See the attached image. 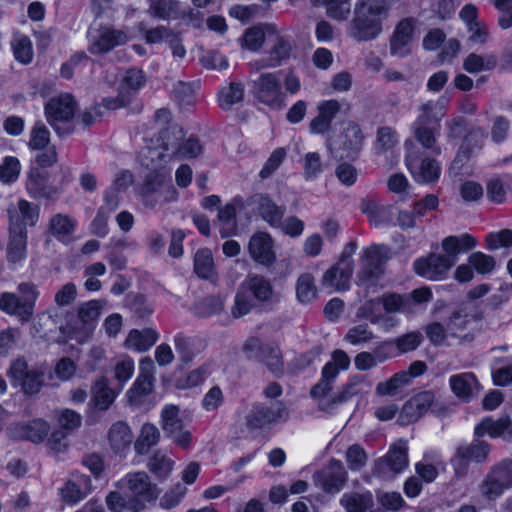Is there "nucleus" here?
I'll list each match as a JSON object with an SVG mask.
<instances>
[{
  "label": "nucleus",
  "instance_id": "30",
  "mask_svg": "<svg viewBox=\"0 0 512 512\" xmlns=\"http://www.w3.org/2000/svg\"><path fill=\"white\" fill-rule=\"evenodd\" d=\"M9 240L7 244V260L17 263L25 259L27 252V230L8 227Z\"/></svg>",
  "mask_w": 512,
  "mask_h": 512
},
{
  "label": "nucleus",
  "instance_id": "43",
  "mask_svg": "<svg viewBox=\"0 0 512 512\" xmlns=\"http://www.w3.org/2000/svg\"><path fill=\"white\" fill-rule=\"evenodd\" d=\"M160 439V432L156 426L146 423L142 426L140 435L134 443V449L137 454L144 455L155 446Z\"/></svg>",
  "mask_w": 512,
  "mask_h": 512
},
{
  "label": "nucleus",
  "instance_id": "41",
  "mask_svg": "<svg viewBox=\"0 0 512 512\" xmlns=\"http://www.w3.org/2000/svg\"><path fill=\"white\" fill-rule=\"evenodd\" d=\"M116 397L105 377L98 378L92 386V401L100 410H107Z\"/></svg>",
  "mask_w": 512,
  "mask_h": 512
},
{
  "label": "nucleus",
  "instance_id": "35",
  "mask_svg": "<svg viewBox=\"0 0 512 512\" xmlns=\"http://www.w3.org/2000/svg\"><path fill=\"white\" fill-rule=\"evenodd\" d=\"M480 287H475L467 294L466 299L461 303L459 310L451 314V323H455L460 319L478 320L480 313L479 299Z\"/></svg>",
  "mask_w": 512,
  "mask_h": 512
},
{
  "label": "nucleus",
  "instance_id": "12",
  "mask_svg": "<svg viewBox=\"0 0 512 512\" xmlns=\"http://www.w3.org/2000/svg\"><path fill=\"white\" fill-rule=\"evenodd\" d=\"M77 103L70 94L51 98L45 105V115L53 129L61 134L59 123L69 122L75 115Z\"/></svg>",
  "mask_w": 512,
  "mask_h": 512
},
{
  "label": "nucleus",
  "instance_id": "56",
  "mask_svg": "<svg viewBox=\"0 0 512 512\" xmlns=\"http://www.w3.org/2000/svg\"><path fill=\"white\" fill-rule=\"evenodd\" d=\"M316 3L327 8V15L335 20H346L350 15L349 0H315Z\"/></svg>",
  "mask_w": 512,
  "mask_h": 512
},
{
  "label": "nucleus",
  "instance_id": "8",
  "mask_svg": "<svg viewBox=\"0 0 512 512\" xmlns=\"http://www.w3.org/2000/svg\"><path fill=\"white\" fill-rule=\"evenodd\" d=\"M243 351L247 358L263 362L271 372L278 374L283 371L282 353L276 343H262L260 339L250 337L245 342Z\"/></svg>",
  "mask_w": 512,
  "mask_h": 512
},
{
  "label": "nucleus",
  "instance_id": "33",
  "mask_svg": "<svg viewBox=\"0 0 512 512\" xmlns=\"http://www.w3.org/2000/svg\"><path fill=\"white\" fill-rule=\"evenodd\" d=\"M109 444L115 453H122L129 449L133 434L129 426L122 421L114 423L108 433Z\"/></svg>",
  "mask_w": 512,
  "mask_h": 512
},
{
  "label": "nucleus",
  "instance_id": "15",
  "mask_svg": "<svg viewBox=\"0 0 512 512\" xmlns=\"http://www.w3.org/2000/svg\"><path fill=\"white\" fill-rule=\"evenodd\" d=\"M247 203L248 206L252 207V211L271 227L281 225L286 207L284 205H277L269 195L263 193L254 194L248 199Z\"/></svg>",
  "mask_w": 512,
  "mask_h": 512
},
{
  "label": "nucleus",
  "instance_id": "64",
  "mask_svg": "<svg viewBox=\"0 0 512 512\" xmlns=\"http://www.w3.org/2000/svg\"><path fill=\"white\" fill-rule=\"evenodd\" d=\"M462 21L466 24L471 33L470 38L475 39L480 34V24L478 23V9L473 4L465 5L459 14Z\"/></svg>",
  "mask_w": 512,
  "mask_h": 512
},
{
  "label": "nucleus",
  "instance_id": "52",
  "mask_svg": "<svg viewBox=\"0 0 512 512\" xmlns=\"http://www.w3.org/2000/svg\"><path fill=\"white\" fill-rule=\"evenodd\" d=\"M174 461L162 451H156L149 459L148 467L158 478H166L173 469Z\"/></svg>",
  "mask_w": 512,
  "mask_h": 512
},
{
  "label": "nucleus",
  "instance_id": "57",
  "mask_svg": "<svg viewBox=\"0 0 512 512\" xmlns=\"http://www.w3.org/2000/svg\"><path fill=\"white\" fill-rule=\"evenodd\" d=\"M174 343L180 360L185 364L190 363L194 356L198 353V350L195 346V339L193 338L178 334L175 337Z\"/></svg>",
  "mask_w": 512,
  "mask_h": 512
},
{
  "label": "nucleus",
  "instance_id": "3",
  "mask_svg": "<svg viewBox=\"0 0 512 512\" xmlns=\"http://www.w3.org/2000/svg\"><path fill=\"white\" fill-rule=\"evenodd\" d=\"M138 193L143 204L148 208L175 201L177 191L173 187L170 170L158 168L156 171H149Z\"/></svg>",
  "mask_w": 512,
  "mask_h": 512
},
{
  "label": "nucleus",
  "instance_id": "62",
  "mask_svg": "<svg viewBox=\"0 0 512 512\" xmlns=\"http://www.w3.org/2000/svg\"><path fill=\"white\" fill-rule=\"evenodd\" d=\"M224 304L220 297L208 296L199 300L195 304V312L202 317H209L220 313L223 310Z\"/></svg>",
  "mask_w": 512,
  "mask_h": 512
},
{
  "label": "nucleus",
  "instance_id": "20",
  "mask_svg": "<svg viewBox=\"0 0 512 512\" xmlns=\"http://www.w3.org/2000/svg\"><path fill=\"white\" fill-rule=\"evenodd\" d=\"M450 98L443 95L437 100H428L418 107L415 123L440 127V122L446 115Z\"/></svg>",
  "mask_w": 512,
  "mask_h": 512
},
{
  "label": "nucleus",
  "instance_id": "46",
  "mask_svg": "<svg viewBox=\"0 0 512 512\" xmlns=\"http://www.w3.org/2000/svg\"><path fill=\"white\" fill-rule=\"evenodd\" d=\"M296 297L303 304L313 302L317 298L315 278L311 273H302L296 282Z\"/></svg>",
  "mask_w": 512,
  "mask_h": 512
},
{
  "label": "nucleus",
  "instance_id": "18",
  "mask_svg": "<svg viewBox=\"0 0 512 512\" xmlns=\"http://www.w3.org/2000/svg\"><path fill=\"white\" fill-rule=\"evenodd\" d=\"M248 251L251 258L263 266L270 267L276 261L274 241L267 232L253 234L248 243Z\"/></svg>",
  "mask_w": 512,
  "mask_h": 512
},
{
  "label": "nucleus",
  "instance_id": "29",
  "mask_svg": "<svg viewBox=\"0 0 512 512\" xmlns=\"http://www.w3.org/2000/svg\"><path fill=\"white\" fill-rule=\"evenodd\" d=\"M360 209L368 217L369 222L375 226L391 222L392 206L381 204L374 198L363 199Z\"/></svg>",
  "mask_w": 512,
  "mask_h": 512
},
{
  "label": "nucleus",
  "instance_id": "16",
  "mask_svg": "<svg viewBox=\"0 0 512 512\" xmlns=\"http://www.w3.org/2000/svg\"><path fill=\"white\" fill-rule=\"evenodd\" d=\"M154 363L151 358L146 357L140 362V373L133 386L128 390L127 397L131 404L139 405L144 397L149 395L154 385Z\"/></svg>",
  "mask_w": 512,
  "mask_h": 512
},
{
  "label": "nucleus",
  "instance_id": "28",
  "mask_svg": "<svg viewBox=\"0 0 512 512\" xmlns=\"http://www.w3.org/2000/svg\"><path fill=\"white\" fill-rule=\"evenodd\" d=\"M0 309L9 315L17 316L23 322L29 321L34 313L29 303H25L20 296L9 292L1 294Z\"/></svg>",
  "mask_w": 512,
  "mask_h": 512
},
{
  "label": "nucleus",
  "instance_id": "47",
  "mask_svg": "<svg viewBox=\"0 0 512 512\" xmlns=\"http://www.w3.org/2000/svg\"><path fill=\"white\" fill-rule=\"evenodd\" d=\"M106 304L104 300H91L83 303L78 308V319L90 330L101 315V311Z\"/></svg>",
  "mask_w": 512,
  "mask_h": 512
},
{
  "label": "nucleus",
  "instance_id": "19",
  "mask_svg": "<svg viewBox=\"0 0 512 512\" xmlns=\"http://www.w3.org/2000/svg\"><path fill=\"white\" fill-rule=\"evenodd\" d=\"M25 188L29 196L35 200H51L58 195L57 188L49 183L48 173L39 168H32L29 171Z\"/></svg>",
  "mask_w": 512,
  "mask_h": 512
},
{
  "label": "nucleus",
  "instance_id": "17",
  "mask_svg": "<svg viewBox=\"0 0 512 512\" xmlns=\"http://www.w3.org/2000/svg\"><path fill=\"white\" fill-rule=\"evenodd\" d=\"M453 259L447 254H430L426 258H420L414 263L415 272L429 280H439L443 278L448 270L454 265Z\"/></svg>",
  "mask_w": 512,
  "mask_h": 512
},
{
  "label": "nucleus",
  "instance_id": "9",
  "mask_svg": "<svg viewBox=\"0 0 512 512\" xmlns=\"http://www.w3.org/2000/svg\"><path fill=\"white\" fill-rule=\"evenodd\" d=\"M408 149L406 165L417 182L430 183L439 178L440 167L435 159L421 158V152L409 141L405 143Z\"/></svg>",
  "mask_w": 512,
  "mask_h": 512
},
{
  "label": "nucleus",
  "instance_id": "4",
  "mask_svg": "<svg viewBox=\"0 0 512 512\" xmlns=\"http://www.w3.org/2000/svg\"><path fill=\"white\" fill-rule=\"evenodd\" d=\"M390 257V250L386 245H371L364 251L363 264L357 274L358 285L368 290L376 286L378 280L384 273V264Z\"/></svg>",
  "mask_w": 512,
  "mask_h": 512
},
{
  "label": "nucleus",
  "instance_id": "7",
  "mask_svg": "<svg viewBox=\"0 0 512 512\" xmlns=\"http://www.w3.org/2000/svg\"><path fill=\"white\" fill-rule=\"evenodd\" d=\"M254 96L262 104L274 109L285 105V93L281 85V72H266L254 81Z\"/></svg>",
  "mask_w": 512,
  "mask_h": 512
},
{
  "label": "nucleus",
  "instance_id": "13",
  "mask_svg": "<svg viewBox=\"0 0 512 512\" xmlns=\"http://www.w3.org/2000/svg\"><path fill=\"white\" fill-rule=\"evenodd\" d=\"M9 227L27 230V227H34L40 218V207L37 204L18 199L7 207Z\"/></svg>",
  "mask_w": 512,
  "mask_h": 512
},
{
  "label": "nucleus",
  "instance_id": "32",
  "mask_svg": "<svg viewBox=\"0 0 512 512\" xmlns=\"http://www.w3.org/2000/svg\"><path fill=\"white\" fill-rule=\"evenodd\" d=\"M365 387L364 381L361 379H354L347 383L343 390L333 395L331 399H323L320 401V409L325 412H332L339 404L348 401L353 396L359 395L363 392Z\"/></svg>",
  "mask_w": 512,
  "mask_h": 512
},
{
  "label": "nucleus",
  "instance_id": "60",
  "mask_svg": "<svg viewBox=\"0 0 512 512\" xmlns=\"http://www.w3.org/2000/svg\"><path fill=\"white\" fill-rule=\"evenodd\" d=\"M509 179L510 177L506 175L504 178L494 177L487 182V196L490 201L495 204H501L505 201V186Z\"/></svg>",
  "mask_w": 512,
  "mask_h": 512
},
{
  "label": "nucleus",
  "instance_id": "45",
  "mask_svg": "<svg viewBox=\"0 0 512 512\" xmlns=\"http://www.w3.org/2000/svg\"><path fill=\"white\" fill-rule=\"evenodd\" d=\"M342 148L347 151L346 157H353L361 149L363 135L358 124L349 122L343 133Z\"/></svg>",
  "mask_w": 512,
  "mask_h": 512
},
{
  "label": "nucleus",
  "instance_id": "55",
  "mask_svg": "<svg viewBox=\"0 0 512 512\" xmlns=\"http://www.w3.org/2000/svg\"><path fill=\"white\" fill-rule=\"evenodd\" d=\"M162 429L166 435L177 432L183 427V422L179 417V408L175 405H167L162 410Z\"/></svg>",
  "mask_w": 512,
  "mask_h": 512
},
{
  "label": "nucleus",
  "instance_id": "39",
  "mask_svg": "<svg viewBox=\"0 0 512 512\" xmlns=\"http://www.w3.org/2000/svg\"><path fill=\"white\" fill-rule=\"evenodd\" d=\"M76 222L69 215L58 213L49 220L48 231L58 240L68 239L74 232Z\"/></svg>",
  "mask_w": 512,
  "mask_h": 512
},
{
  "label": "nucleus",
  "instance_id": "34",
  "mask_svg": "<svg viewBox=\"0 0 512 512\" xmlns=\"http://www.w3.org/2000/svg\"><path fill=\"white\" fill-rule=\"evenodd\" d=\"M340 504L346 512H369L374 507V498L370 491L350 492L342 495Z\"/></svg>",
  "mask_w": 512,
  "mask_h": 512
},
{
  "label": "nucleus",
  "instance_id": "37",
  "mask_svg": "<svg viewBox=\"0 0 512 512\" xmlns=\"http://www.w3.org/2000/svg\"><path fill=\"white\" fill-rule=\"evenodd\" d=\"M444 464L435 452H427L422 460L415 464V471L421 480H434L439 476Z\"/></svg>",
  "mask_w": 512,
  "mask_h": 512
},
{
  "label": "nucleus",
  "instance_id": "6",
  "mask_svg": "<svg viewBox=\"0 0 512 512\" xmlns=\"http://www.w3.org/2000/svg\"><path fill=\"white\" fill-rule=\"evenodd\" d=\"M408 466L407 441L399 439L393 443L387 454L378 458L373 465V476L377 478H392Z\"/></svg>",
  "mask_w": 512,
  "mask_h": 512
},
{
  "label": "nucleus",
  "instance_id": "27",
  "mask_svg": "<svg viewBox=\"0 0 512 512\" xmlns=\"http://www.w3.org/2000/svg\"><path fill=\"white\" fill-rule=\"evenodd\" d=\"M478 245V238L468 233L461 235L445 237L441 242V247L447 256L453 259L454 263L458 260L460 253H466Z\"/></svg>",
  "mask_w": 512,
  "mask_h": 512
},
{
  "label": "nucleus",
  "instance_id": "53",
  "mask_svg": "<svg viewBox=\"0 0 512 512\" xmlns=\"http://www.w3.org/2000/svg\"><path fill=\"white\" fill-rule=\"evenodd\" d=\"M60 491L65 502L76 504L88 495L89 488L86 482H66Z\"/></svg>",
  "mask_w": 512,
  "mask_h": 512
},
{
  "label": "nucleus",
  "instance_id": "22",
  "mask_svg": "<svg viewBox=\"0 0 512 512\" xmlns=\"http://www.w3.org/2000/svg\"><path fill=\"white\" fill-rule=\"evenodd\" d=\"M241 286L260 303L271 304L275 301L273 285L271 281L263 275H248Z\"/></svg>",
  "mask_w": 512,
  "mask_h": 512
},
{
  "label": "nucleus",
  "instance_id": "42",
  "mask_svg": "<svg viewBox=\"0 0 512 512\" xmlns=\"http://www.w3.org/2000/svg\"><path fill=\"white\" fill-rule=\"evenodd\" d=\"M486 433L493 438H512V421L508 416L497 420L486 418L482 420V434Z\"/></svg>",
  "mask_w": 512,
  "mask_h": 512
},
{
  "label": "nucleus",
  "instance_id": "5",
  "mask_svg": "<svg viewBox=\"0 0 512 512\" xmlns=\"http://www.w3.org/2000/svg\"><path fill=\"white\" fill-rule=\"evenodd\" d=\"M268 57L250 63L252 69L260 71L267 68H276L288 60L292 54L294 43L290 37L279 33L274 25H267Z\"/></svg>",
  "mask_w": 512,
  "mask_h": 512
},
{
  "label": "nucleus",
  "instance_id": "61",
  "mask_svg": "<svg viewBox=\"0 0 512 512\" xmlns=\"http://www.w3.org/2000/svg\"><path fill=\"white\" fill-rule=\"evenodd\" d=\"M345 458L350 470L360 471L366 465L368 455L361 445L353 444L348 447Z\"/></svg>",
  "mask_w": 512,
  "mask_h": 512
},
{
  "label": "nucleus",
  "instance_id": "10",
  "mask_svg": "<svg viewBox=\"0 0 512 512\" xmlns=\"http://www.w3.org/2000/svg\"><path fill=\"white\" fill-rule=\"evenodd\" d=\"M9 376L28 395L38 393L44 384V372L38 368L30 367L23 358L12 362Z\"/></svg>",
  "mask_w": 512,
  "mask_h": 512
},
{
  "label": "nucleus",
  "instance_id": "1",
  "mask_svg": "<svg viewBox=\"0 0 512 512\" xmlns=\"http://www.w3.org/2000/svg\"><path fill=\"white\" fill-rule=\"evenodd\" d=\"M390 12L388 0H357L355 16L350 25V36L357 41L375 39L382 31V20Z\"/></svg>",
  "mask_w": 512,
  "mask_h": 512
},
{
  "label": "nucleus",
  "instance_id": "21",
  "mask_svg": "<svg viewBox=\"0 0 512 512\" xmlns=\"http://www.w3.org/2000/svg\"><path fill=\"white\" fill-rule=\"evenodd\" d=\"M415 29V19L404 18L396 26L390 39V53L397 57H405L410 53L409 44Z\"/></svg>",
  "mask_w": 512,
  "mask_h": 512
},
{
  "label": "nucleus",
  "instance_id": "44",
  "mask_svg": "<svg viewBox=\"0 0 512 512\" xmlns=\"http://www.w3.org/2000/svg\"><path fill=\"white\" fill-rule=\"evenodd\" d=\"M157 338V333L152 329L131 330L125 343L128 348L143 352L153 346Z\"/></svg>",
  "mask_w": 512,
  "mask_h": 512
},
{
  "label": "nucleus",
  "instance_id": "23",
  "mask_svg": "<svg viewBox=\"0 0 512 512\" xmlns=\"http://www.w3.org/2000/svg\"><path fill=\"white\" fill-rule=\"evenodd\" d=\"M341 109V104L337 100H327L318 104V115L312 119L309 128L311 133L324 134L329 131L332 120Z\"/></svg>",
  "mask_w": 512,
  "mask_h": 512
},
{
  "label": "nucleus",
  "instance_id": "63",
  "mask_svg": "<svg viewBox=\"0 0 512 512\" xmlns=\"http://www.w3.org/2000/svg\"><path fill=\"white\" fill-rule=\"evenodd\" d=\"M50 141V132L41 121H37L30 132L29 147L33 150L44 149Z\"/></svg>",
  "mask_w": 512,
  "mask_h": 512
},
{
  "label": "nucleus",
  "instance_id": "40",
  "mask_svg": "<svg viewBox=\"0 0 512 512\" xmlns=\"http://www.w3.org/2000/svg\"><path fill=\"white\" fill-rule=\"evenodd\" d=\"M184 131L183 129L176 125L172 124L168 126L166 129H162L159 132L158 141L161 146L166 150V152L173 158H175L178 151L177 148L180 147L181 141L184 139Z\"/></svg>",
  "mask_w": 512,
  "mask_h": 512
},
{
  "label": "nucleus",
  "instance_id": "50",
  "mask_svg": "<svg viewBox=\"0 0 512 512\" xmlns=\"http://www.w3.org/2000/svg\"><path fill=\"white\" fill-rule=\"evenodd\" d=\"M410 375L405 371L395 373L390 379L380 382L376 386V393L381 396H393L404 386L410 384Z\"/></svg>",
  "mask_w": 512,
  "mask_h": 512
},
{
  "label": "nucleus",
  "instance_id": "59",
  "mask_svg": "<svg viewBox=\"0 0 512 512\" xmlns=\"http://www.w3.org/2000/svg\"><path fill=\"white\" fill-rule=\"evenodd\" d=\"M254 303L251 295L240 285L234 299V305L231 309L234 318H241L248 314L253 308Z\"/></svg>",
  "mask_w": 512,
  "mask_h": 512
},
{
  "label": "nucleus",
  "instance_id": "2",
  "mask_svg": "<svg viewBox=\"0 0 512 512\" xmlns=\"http://www.w3.org/2000/svg\"><path fill=\"white\" fill-rule=\"evenodd\" d=\"M129 489L124 492L113 491L106 497L108 508L112 512H138L146 502L156 499L159 489L154 482H129Z\"/></svg>",
  "mask_w": 512,
  "mask_h": 512
},
{
  "label": "nucleus",
  "instance_id": "14",
  "mask_svg": "<svg viewBox=\"0 0 512 512\" xmlns=\"http://www.w3.org/2000/svg\"><path fill=\"white\" fill-rule=\"evenodd\" d=\"M288 416V410L281 402L271 407L257 404L247 414L246 424L249 429H261L270 424L285 421Z\"/></svg>",
  "mask_w": 512,
  "mask_h": 512
},
{
  "label": "nucleus",
  "instance_id": "31",
  "mask_svg": "<svg viewBox=\"0 0 512 512\" xmlns=\"http://www.w3.org/2000/svg\"><path fill=\"white\" fill-rule=\"evenodd\" d=\"M171 159L172 157L164 150L161 144L158 146L143 147L138 155L140 164L149 171H156L158 168H167L165 164Z\"/></svg>",
  "mask_w": 512,
  "mask_h": 512
},
{
  "label": "nucleus",
  "instance_id": "36",
  "mask_svg": "<svg viewBox=\"0 0 512 512\" xmlns=\"http://www.w3.org/2000/svg\"><path fill=\"white\" fill-rule=\"evenodd\" d=\"M412 132L416 141L433 154L439 155L441 153L440 147L437 145L436 135L439 132V127L413 123Z\"/></svg>",
  "mask_w": 512,
  "mask_h": 512
},
{
  "label": "nucleus",
  "instance_id": "26",
  "mask_svg": "<svg viewBox=\"0 0 512 512\" xmlns=\"http://www.w3.org/2000/svg\"><path fill=\"white\" fill-rule=\"evenodd\" d=\"M352 272L353 265L350 262L339 261L324 273L322 285L335 290H346L349 287Z\"/></svg>",
  "mask_w": 512,
  "mask_h": 512
},
{
  "label": "nucleus",
  "instance_id": "51",
  "mask_svg": "<svg viewBox=\"0 0 512 512\" xmlns=\"http://www.w3.org/2000/svg\"><path fill=\"white\" fill-rule=\"evenodd\" d=\"M149 13L157 18H177L180 14V3L176 0H151Z\"/></svg>",
  "mask_w": 512,
  "mask_h": 512
},
{
  "label": "nucleus",
  "instance_id": "24",
  "mask_svg": "<svg viewBox=\"0 0 512 512\" xmlns=\"http://www.w3.org/2000/svg\"><path fill=\"white\" fill-rule=\"evenodd\" d=\"M478 384V378L472 372L455 374L449 378V386L452 393L465 403H468L474 397Z\"/></svg>",
  "mask_w": 512,
  "mask_h": 512
},
{
  "label": "nucleus",
  "instance_id": "38",
  "mask_svg": "<svg viewBox=\"0 0 512 512\" xmlns=\"http://www.w3.org/2000/svg\"><path fill=\"white\" fill-rule=\"evenodd\" d=\"M480 455V446L478 443H472L461 446L457 450L456 456L452 459L457 477H464L467 473L470 461L476 460Z\"/></svg>",
  "mask_w": 512,
  "mask_h": 512
},
{
  "label": "nucleus",
  "instance_id": "54",
  "mask_svg": "<svg viewBox=\"0 0 512 512\" xmlns=\"http://www.w3.org/2000/svg\"><path fill=\"white\" fill-rule=\"evenodd\" d=\"M266 39L268 40L267 25L251 27L242 37L243 45L251 51L259 50Z\"/></svg>",
  "mask_w": 512,
  "mask_h": 512
},
{
  "label": "nucleus",
  "instance_id": "11",
  "mask_svg": "<svg viewBox=\"0 0 512 512\" xmlns=\"http://www.w3.org/2000/svg\"><path fill=\"white\" fill-rule=\"evenodd\" d=\"M88 39V51L93 55H99L108 53L115 47L126 44L129 37L124 30L103 26L98 29H90Z\"/></svg>",
  "mask_w": 512,
  "mask_h": 512
},
{
  "label": "nucleus",
  "instance_id": "48",
  "mask_svg": "<svg viewBox=\"0 0 512 512\" xmlns=\"http://www.w3.org/2000/svg\"><path fill=\"white\" fill-rule=\"evenodd\" d=\"M244 86L238 82H231L228 86L219 91L218 101L223 110H229L237 103L243 101Z\"/></svg>",
  "mask_w": 512,
  "mask_h": 512
},
{
  "label": "nucleus",
  "instance_id": "49",
  "mask_svg": "<svg viewBox=\"0 0 512 512\" xmlns=\"http://www.w3.org/2000/svg\"><path fill=\"white\" fill-rule=\"evenodd\" d=\"M194 271L203 279H211L216 275L213 256L209 249H200L196 252Z\"/></svg>",
  "mask_w": 512,
  "mask_h": 512
},
{
  "label": "nucleus",
  "instance_id": "58",
  "mask_svg": "<svg viewBox=\"0 0 512 512\" xmlns=\"http://www.w3.org/2000/svg\"><path fill=\"white\" fill-rule=\"evenodd\" d=\"M15 58L21 63L27 64L32 60V43L27 36L16 35L12 41Z\"/></svg>",
  "mask_w": 512,
  "mask_h": 512
},
{
  "label": "nucleus",
  "instance_id": "25",
  "mask_svg": "<svg viewBox=\"0 0 512 512\" xmlns=\"http://www.w3.org/2000/svg\"><path fill=\"white\" fill-rule=\"evenodd\" d=\"M49 431V426L47 422L36 419L27 423H18L15 424L11 429V435L14 438L29 440L33 443L42 442L47 436Z\"/></svg>",
  "mask_w": 512,
  "mask_h": 512
}]
</instances>
